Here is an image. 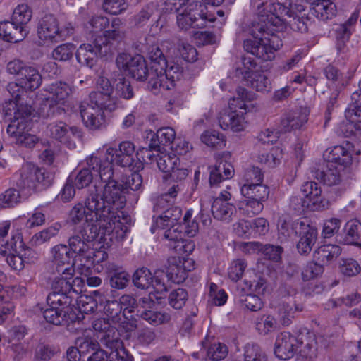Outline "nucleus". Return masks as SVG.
Instances as JSON below:
<instances>
[{
  "instance_id": "de8ad7c7",
  "label": "nucleus",
  "mask_w": 361,
  "mask_h": 361,
  "mask_svg": "<svg viewBox=\"0 0 361 361\" xmlns=\"http://www.w3.org/2000/svg\"><path fill=\"white\" fill-rule=\"evenodd\" d=\"M122 25V21L119 18H114L111 22V28L106 30L103 36L99 35L96 37H104L106 39L108 44H109V40L121 42L125 37V32Z\"/></svg>"
},
{
  "instance_id": "9b49d317",
  "label": "nucleus",
  "mask_w": 361,
  "mask_h": 361,
  "mask_svg": "<svg viewBox=\"0 0 361 361\" xmlns=\"http://www.w3.org/2000/svg\"><path fill=\"white\" fill-rule=\"evenodd\" d=\"M111 52V46L106 43V39L95 37L92 44H81L75 52V56L79 63L92 68L99 57L106 56Z\"/></svg>"
},
{
  "instance_id": "1a4fd4ad",
  "label": "nucleus",
  "mask_w": 361,
  "mask_h": 361,
  "mask_svg": "<svg viewBox=\"0 0 361 361\" xmlns=\"http://www.w3.org/2000/svg\"><path fill=\"white\" fill-rule=\"evenodd\" d=\"M281 47V39L274 34H271L270 37H259L257 40L245 39L243 42L245 51L264 61L273 60L275 58V51Z\"/></svg>"
},
{
  "instance_id": "680f3d73",
  "label": "nucleus",
  "mask_w": 361,
  "mask_h": 361,
  "mask_svg": "<svg viewBox=\"0 0 361 361\" xmlns=\"http://www.w3.org/2000/svg\"><path fill=\"white\" fill-rule=\"evenodd\" d=\"M238 302L243 308L253 312H257L263 307L261 298L255 294L241 295L238 299Z\"/></svg>"
},
{
  "instance_id": "79ce46f5",
  "label": "nucleus",
  "mask_w": 361,
  "mask_h": 361,
  "mask_svg": "<svg viewBox=\"0 0 361 361\" xmlns=\"http://www.w3.org/2000/svg\"><path fill=\"white\" fill-rule=\"evenodd\" d=\"M49 98L53 99L61 104L68 98L71 92L69 85L65 82H56L51 84L47 88Z\"/></svg>"
},
{
  "instance_id": "7c9ffc66",
  "label": "nucleus",
  "mask_w": 361,
  "mask_h": 361,
  "mask_svg": "<svg viewBox=\"0 0 361 361\" xmlns=\"http://www.w3.org/2000/svg\"><path fill=\"white\" fill-rule=\"evenodd\" d=\"M106 272L111 288L121 290L128 284L129 274L121 267L110 263L106 267Z\"/></svg>"
},
{
  "instance_id": "6e6d98bb",
  "label": "nucleus",
  "mask_w": 361,
  "mask_h": 361,
  "mask_svg": "<svg viewBox=\"0 0 361 361\" xmlns=\"http://www.w3.org/2000/svg\"><path fill=\"white\" fill-rule=\"evenodd\" d=\"M158 159H156L157 167L164 173H170L177 164L178 158L175 154L167 153L157 154Z\"/></svg>"
},
{
  "instance_id": "13d9d810",
  "label": "nucleus",
  "mask_w": 361,
  "mask_h": 361,
  "mask_svg": "<svg viewBox=\"0 0 361 361\" xmlns=\"http://www.w3.org/2000/svg\"><path fill=\"white\" fill-rule=\"evenodd\" d=\"M75 47L73 43H65L57 46L52 51V57L60 61H66L72 59Z\"/></svg>"
},
{
  "instance_id": "603ef678",
  "label": "nucleus",
  "mask_w": 361,
  "mask_h": 361,
  "mask_svg": "<svg viewBox=\"0 0 361 361\" xmlns=\"http://www.w3.org/2000/svg\"><path fill=\"white\" fill-rule=\"evenodd\" d=\"M188 300V291L184 288L173 290L168 296L169 305L175 310H180Z\"/></svg>"
},
{
  "instance_id": "338daca9",
  "label": "nucleus",
  "mask_w": 361,
  "mask_h": 361,
  "mask_svg": "<svg viewBox=\"0 0 361 361\" xmlns=\"http://www.w3.org/2000/svg\"><path fill=\"white\" fill-rule=\"evenodd\" d=\"M263 202L245 198L240 202V210H243L244 213L249 216H252L259 214L264 208Z\"/></svg>"
},
{
  "instance_id": "393cba45",
  "label": "nucleus",
  "mask_w": 361,
  "mask_h": 361,
  "mask_svg": "<svg viewBox=\"0 0 361 361\" xmlns=\"http://www.w3.org/2000/svg\"><path fill=\"white\" fill-rule=\"evenodd\" d=\"M28 34L25 26L11 21L0 23V37L8 42L17 43L23 40Z\"/></svg>"
},
{
  "instance_id": "2eb2a0df",
  "label": "nucleus",
  "mask_w": 361,
  "mask_h": 361,
  "mask_svg": "<svg viewBox=\"0 0 361 361\" xmlns=\"http://www.w3.org/2000/svg\"><path fill=\"white\" fill-rule=\"evenodd\" d=\"M202 5L200 2H190L187 4L185 8L179 13L177 16V24L182 30H188L191 27L199 28L203 26V23L199 24L197 21L198 17L203 19H207L209 21L213 22L214 18H207L204 14H202Z\"/></svg>"
},
{
  "instance_id": "c9c22d12",
  "label": "nucleus",
  "mask_w": 361,
  "mask_h": 361,
  "mask_svg": "<svg viewBox=\"0 0 361 361\" xmlns=\"http://www.w3.org/2000/svg\"><path fill=\"white\" fill-rule=\"evenodd\" d=\"M276 4H273L271 10L275 15L285 20L286 15L290 11L304 10L305 0H276Z\"/></svg>"
},
{
  "instance_id": "2f4dec72",
  "label": "nucleus",
  "mask_w": 361,
  "mask_h": 361,
  "mask_svg": "<svg viewBox=\"0 0 361 361\" xmlns=\"http://www.w3.org/2000/svg\"><path fill=\"white\" fill-rule=\"evenodd\" d=\"M182 216V210L180 207H172L164 210L161 215L154 219L152 232L156 228H166L169 226L178 224L176 222Z\"/></svg>"
},
{
  "instance_id": "4468645a",
  "label": "nucleus",
  "mask_w": 361,
  "mask_h": 361,
  "mask_svg": "<svg viewBox=\"0 0 361 361\" xmlns=\"http://www.w3.org/2000/svg\"><path fill=\"white\" fill-rule=\"evenodd\" d=\"M50 136L56 140L66 145L69 149L76 147L75 140H80L82 137V131L75 126H68L63 121H55L47 126Z\"/></svg>"
},
{
  "instance_id": "7ed1b4c3",
  "label": "nucleus",
  "mask_w": 361,
  "mask_h": 361,
  "mask_svg": "<svg viewBox=\"0 0 361 361\" xmlns=\"http://www.w3.org/2000/svg\"><path fill=\"white\" fill-rule=\"evenodd\" d=\"M54 175L32 163H26L20 170L17 185L21 189L42 191L53 183Z\"/></svg>"
},
{
  "instance_id": "a19ab883",
  "label": "nucleus",
  "mask_w": 361,
  "mask_h": 361,
  "mask_svg": "<svg viewBox=\"0 0 361 361\" xmlns=\"http://www.w3.org/2000/svg\"><path fill=\"white\" fill-rule=\"evenodd\" d=\"M147 56L151 61L152 75H157V71H161V68L166 66V59L164 55L163 50L157 44H152L148 49Z\"/></svg>"
},
{
  "instance_id": "c756f323",
  "label": "nucleus",
  "mask_w": 361,
  "mask_h": 361,
  "mask_svg": "<svg viewBox=\"0 0 361 361\" xmlns=\"http://www.w3.org/2000/svg\"><path fill=\"white\" fill-rule=\"evenodd\" d=\"M341 168L334 165L332 163H326L322 169H317L314 173V177L329 186L335 185L341 182L340 171Z\"/></svg>"
},
{
  "instance_id": "f8f14e48",
  "label": "nucleus",
  "mask_w": 361,
  "mask_h": 361,
  "mask_svg": "<svg viewBox=\"0 0 361 361\" xmlns=\"http://www.w3.org/2000/svg\"><path fill=\"white\" fill-rule=\"evenodd\" d=\"M89 195L87 194L84 204L78 203L73 207L69 212L68 219L75 224H80L77 227H87V224L97 226L95 222L106 219L102 211L99 207L91 208L88 203Z\"/></svg>"
},
{
  "instance_id": "a878e982",
  "label": "nucleus",
  "mask_w": 361,
  "mask_h": 361,
  "mask_svg": "<svg viewBox=\"0 0 361 361\" xmlns=\"http://www.w3.org/2000/svg\"><path fill=\"white\" fill-rule=\"evenodd\" d=\"M112 161L108 159H101L100 157L92 154L86 159L85 169H90L93 176L99 175L101 180H106V177L110 178L111 176H114Z\"/></svg>"
},
{
  "instance_id": "c85d7f7f",
  "label": "nucleus",
  "mask_w": 361,
  "mask_h": 361,
  "mask_svg": "<svg viewBox=\"0 0 361 361\" xmlns=\"http://www.w3.org/2000/svg\"><path fill=\"white\" fill-rule=\"evenodd\" d=\"M337 240L346 245L361 246V223L356 219L348 221Z\"/></svg>"
},
{
  "instance_id": "4d7b16f0",
  "label": "nucleus",
  "mask_w": 361,
  "mask_h": 361,
  "mask_svg": "<svg viewBox=\"0 0 361 361\" xmlns=\"http://www.w3.org/2000/svg\"><path fill=\"white\" fill-rule=\"evenodd\" d=\"M32 16L31 8L27 4H20L14 9L12 20L16 23L25 26L30 21Z\"/></svg>"
},
{
  "instance_id": "9d476101",
  "label": "nucleus",
  "mask_w": 361,
  "mask_h": 361,
  "mask_svg": "<svg viewBox=\"0 0 361 361\" xmlns=\"http://www.w3.org/2000/svg\"><path fill=\"white\" fill-rule=\"evenodd\" d=\"M257 17L249 25L248 32L255 40L259 37H270L274 31L284 30L285 20L270 11L269 13H257Z\"/></svg>"
},
{
  "instance_id": "e2e57ef3",
  "label": "nucleus",
  "mask_w": 361,
  "mask_h": 361,
  "mask_svg": "<svg viewBox=\"0 0 361 361\" xmlns=\"http://www.w3.org/2000/svg\"><path fill=\"white\" fill-rule=\"evenodd\" d=\"M121 305L116 300H108L104 307V314L109 317L114 324L120 322L121 317H124L123 314H121Z\"/></svg>"
},
{
  "instance_id": "c03bdc74",
  "label": "nucleus",
  "mask_w": 361,
  "mask_h": 361,
  "mask_svg": "<svg viewBox=\"0 0 361 361\" xmlns=\"http://www.w3.org/2000/svg\"><path fill=\"white\" fill-rule=\"evenodd\" d=\"M39 111L42 117L51 118L64 113V109L61 104L47 97L41 103Z\"/></svg>"
},
{
  "instance_id": "412c9836",
  "label": "nucleus",
  "mask_w": 361,
  "mask_h": 361,
  "mask_svg": "<svg viewBox=\"0 0 361 361\" xmlns=\"http://www.w3.org/2000/svg\"><path fill=\"white\" fill-rule=\"evenodd\" d=\"M290 11L285 16L284 29L288 25L291 30L295 32L305 33L308 31L309 26L312 23V18L306 13V6L304 10Z\"/></svg>"
},
{
  "instance_id": "6e6552de",
  "label": "nucleus",
  "mask_w": 361,
  "mask_h": 361,
  "mask_svg": "<svg viewBox=\"0 0 361 361\" xmlns=\"http://www.w3.org/2000/svg\"><path fill=\"white\" fill-rule=\"evenodd\" d=\"M130 220V216L124 215L123 212L116 211L111 213L109 218L102 219L104 223L98 226V231L101 235L100 239L110 241L123 240L128 231L126 224ZM102 222V221H100Z\"/></svg>"
},
{
  "instance_id": "864d4df0",
  "label": "nucleus",
  "mask_w": 361,
  "mask_h": 361,
  "mask_svg": "<svg viewBox=\"0 0 361 361\" xmlns=\"http://www.w3.org/2000/svg\"><path fill=\"white\" fill-rule=\"evenodd\" d=\"M154 152L159 154L160 152V146L157 143L156 140L152 138L148 147H142L137 152V156L139 159H142L143 162L149 164L156 161L158 159L157 154L156 155Z\"/></svg>"
},
{
  "instance_id": "f3484780",
  "label": "nucleus",
  "mask_w": 361,
  "mask_h": 361,
  "mask_svg": "<svg viewBox=\"0 0 361 361\" xmlns=\"http://www.w3.org/2000/svg\"><path fill=\"white\" fill-rule=\"evenodd\" d=\"M53 262L59 274L73 275L74 264L70 249L65 245L59 244L51 249Z\"/></svg>"
},
{
  "instance_id": "0eeeda50",
  "label": "nucleus",
  "mask_w": 361,
  "mask_h": 361,
  "mask_svg": "<svg viewBox=\"0 0 361 361\" xmlns=\"http://www.w3.org/2000/svg\"><path fill=\"white\" fill-rule=\"evenodd\" d=\"M99 235L98 226L75 227L74 234L68 239V248L78 257L90 259L93 253L91 242Z\"/></svg>"
},
{
  "instance_id": "052dcab7",
  "label": "nucleus",
  "mask_w": 361,
  "mask_h": 361,
  "mask_svg": "<svg viewBox=\"0 0 361 361\" xmlns=\"http://www.w3.org/2000/svg\"><path fill=\"white\" fill-rule=\"evenodd\" d=\"M302 308L299 307L298 305H293L283 303L279 310L280 322L283 326H289L293 321V319L295 317V313L296 311H302Z\"/></svg>"
},
{
  "instance_id": "5701e85b",
  "label": "nucleus",
  "mask_w": 361,
  "mask_h": 361,
  "mask_svg": "<svg viewBox=\"0 0 361 361\" xmlns=\"http://www.w3.org/2000/svg\"><path fill=\"white\" fill-rule=\"evenodd\" d=\"M310 5V12L317 19L327 21L336 15V6L330 0H305Z\"/></svg>"
},
{
  "instance_id": "37998d69",
  "label": "nucleus",
  "mask_w": 361,
  "mask_h": 361,
  "mask_svg": "<svg viewBox=\"0 0 361 361\" xmlns=\"http://www.w3.org/2000/svg\"><path fill=\"white\" fill-rule=\"evenodd\" d=\"M71 293L51 292L47 298L48 305L54 308H60L68 311L69 306L72 303Z\"/></svg>"
},
{
  "instance_id": "aec40b11",
  "label": "nucleus",
  "mask_w": 361,
  "mask_h": 361,
  "mask_svg": "<svg viewBox=\"0 0 361 361\" xmlns=\"http://www.w3.org/2000/svg\"><path fill=\"white\" fill-rule=\"evenodd\" d=\"M106 154L111 156L114 161L122 167H130L134 161L135 146L129 141L120 143L118 149L109 147L106 149Z\"/></svg>"
},
{
  "instance_id": "49530a36",
  "label": "nucleus",
  "mask_w": 361,
  "mask_h": 361,
  "mask_svg": "<svg viewBox=\"0 0 361 361\" xmlns=\"http://www.w3.org/2000/svg\"><path fill=\"white\" fill-rule=\"evenodd\" d=\"M133 283L137 288L148 289L152 283V274L150 270L146 267L137 269L133 275Z\"/></svg>"
},
{
  "instance_id": "f257e3e1",
  "label": "nucleus",
  "mask_w": 361,
  "mask_h": 361,
  "mask_svg": "<svg viewBox=\"0 0 361 361\" xmlns=\"http://www.w3.org/2000/svg\"><path fill=\"white\" fill-rule=\"evenodd\" d=\"M101 180L104 183L103 185L95 184L88 189V203L91 208L96 209L98 207L106 219H108L111 212L124 207L126 202V193L122 184L116 180L114 176Z\"/></svg>"
},
{
  "instance_id": "5fc2aeb1",
  "label": "nucleus",
  "mask_w": 361,
  "mask_h": 361,
  "mask_svg": "<svg viewBox=\"0 0 361 361\" xmlns=\"http://www.w3.org/2000/svg\"><path fill=\"white\" fill-rule=\"evenodd\" d=\"M283 157V150L279 147L271 149L268 153H262L258 156L259 162L267 165L270 168L276 166Z\"/></svg>"
},
{
  "instance_id": "f704fd0d",
  "label": "nucleus",
  "mask_w": 361,
  "mask_h": 361,
  "mask_svg": "<svg viewBox=\"0 0 361 361\" xmlns=\"http://www.w3.org/2000/svg\"><path fill=\"white\" fill-rule=\"evenodd\" d=\"M62 226L59 222L54 223L39 232L36 233L30 240L31 246L37 247L44 243L50 242L56 238L61 231Z\"/></svg>"
},
{
  "instance_id": "6ab92c4d",
  "label": "nucleus",
  "mask_w": 361,
  "mask_h": 361,
  "mask_svg": "<svg viewBox=\"0 0 361 361\" xmlns=\"http://www.w3.org/2000/svg\"><path fill=\"white\" fill-rule=\"evenodd\" d=\"M307 116L308 111L303 109L286 112L281 119L280 131L286 133L300 129L307 122Z\"/></svg>"
},
{
  "instance_id": "20e7f679",
  "label": "nucleus",
  "mask_w": 361,
  "mask_h": 361,
  "mask_svg": "<svg viewBox=\"0 0 361 361\" xmlns=\"http://www.w3.org/2000/svg\"><path fill=\"white\" fill-rule=\"evenodd\" d=\"M116 62L120 69L128 71L137 81L147 80V88L152 92L151 82H156L157 75L151 77L152 66L149 69L142 56L137 54L133 56L129 54L121 53L118 55Z\"/></svg>"
},
{
  "instance_id": "0e129e2a",
  "label": "nucleus",
  "mask_w": 361,
  "mask_h": 361,
  "mask_svg": "<svg viewBox=\"0 0 361 361\" xmlns=\"http://www.w3.org/2000/svg\"><path fill=\"white\" fill-rule=\"evenodd\" d=\"M336 48L338 51H343L346 43L349 41L352 35V29L347 27L346 25L340 24L335 29Z\"/></svg>"
},
{
  "instance_id": "4be33fe9",
  "label": "nucleus",
  "mask_w": 361,
  "mask_h": 361,
  "mask_svg": "<svg viewBox=\"0 0 361 361\" xmlns=\"http://www.w3.org/2000/svg\"><path fill=\"white\" fill-rule=\"evenodd\" d=\"M82 121L91 130H97L104 123L103 111L90 106L87 102H81L79 106Z\"/></svg>"
},
{
  "instance_id": "cd10ccee",
  "label": "nucleus",
  "mask_w": 361,
  "mask_h": 361,
  "mask_svg": "<svg viewBox=\"0 0 361 361\" xmlns=\"http://www.w3.org/2000/svg\"><path fill=\"white\" fill-rule=\"evenodd\" d=\"M90 105L102 111H114L118 106V99L112 94L92 92L89 95Z\"/></svg>"
},
{
  "instance_id": "b1692460",
  "label": "nucleus",
  "mask_w": 361,
  "mask_h": 361,
  "mask_svg": "<svg viewBox=\"0 0 361 361\" xmlns=\"http://www.w3.org/2000/svg\"><path fill=\"white\" fill-rule=\"evenodd\" d=\"M317 341L311 333L300 334V341L297 346L298 354L297 361H312L317 356Z\"/></svg>"
},
{
  "instance_id": "e433bc0d",
  "label": "nucleus",
  "mask_w": 361,
  "mask_h": 361,
  "mask_svg": "<svg viewBox=\"0 0 361 361\" xmlns=\"http://www.w3.org/2000/svg\"><path fill=\"white\" fill-rule=\"evenodd\" d=\"M241 193L245 198H250L264 202L269 197V188L262 183L244 184L241 187Z\"/></svg>"
},
{
  "instance_id": "473e14b6",
  "label": "nucleus",
  "mask_w": 361,
  "mask_h": 361,
  "mask_svg": "<svg viewBox=\"0 0 361 361\" xmlns=\"http://www.w3.org/2000/svg\"><path fill=\"white\" fill-rule=\"evenodd\" d=\"M244 248L249 252H262L268 259L278 261L281 258L283 248L273 245H263L258 242H249L245 244Z\"/></svg>"
},
{
  "instance_id": "ddd939ff",
  "label": "nucleus",
  "mask_w": 361,
  "mask_h": 361,
  "mask_svg": "<svg viewBox=\"0 0 361 361\" xmlns=\"http://www.w3.org/2000/svg\"><path fill=\"white\" fill-rule=\"evenodd\" d=\"M161 71H157L156 82H151L152 92L159 94L161 90H168L174 87L175 82L179 80L183 74L182 68L177 63L166 61V66L161 67Z\"/></svg>"
},
{
  "instance_id": "69168bd1",
  "label": "nucleus",
  "mask_w": 361,
  "mask_h": 361,
  "mask_svg": "<svg viewBox=\"0 0 361 361\" xmlns=\"http://www.w3.org/2000/svg\"><path fill=\"white\" fill-rule=\"evenodd\" d=\"M201 140L209 147H221L224 145V137L216 130H206L201 135Z\"/></svg>"
},
{
  "instance_id": "72a5a7b5",
  "label": "nucleus",
  "mask_w": 361,
  "mask_h": 361,
  "mask_svg": "<svg viewBox=\"0 0 361 361\" xmlns=\"http://www.w3.org/2000/svg\"><path fill=\"white\" fill-rule=\"evenodd\" d=\"M213 216L221 221L229 222L235 213V207L225 200L215 199L212 204Z\"/></svg>"
},
{
  "instance_id": "ea45409f",
  "label": "nucleus",
  "mask_w": 361,
  "mask_h": 361,
  "mask_svg": "<svg viewBox=\"0 0 361 361\" xmlns=\"http://www.w3.org/2000/svg\"><path fill=\"white\" fill-rule=\"evenodd\" d=\"M341 248L338 245L328 244L319 247L314 253V258L320 264H327L341 254Z\"/></svg>"
},
{
  "instance_id": "423d86ee",
  "label": "nucleus",
  "mask_w": 361,
  "mask_h": 361,
  "mask_svg": "<svg viewBox=\"0 0 361 361\" xmlns=\"http://www.w3.org/2000/svg\"><path fill=\"white\" fill-rule=\"evenodd\" d=\"M6 71L17 77L20 84L29 91L32 92L42 85V77L39 70L20 59L10 61L6 65Z\"/></svg>"
},
{
  "instance_id": "bf43d9fd",
  "label": "nucleus",
  "mask_w": 361,
  "mask_h": 361,
  "mask_svg": "<svg viewBox=\"0 0 361 361\" xmlns=\"http://www.w3.org/2000/svg\"><path fill=\"white\" fill-rule=\"evenodd\" d=\"M98 338L102 345L109 349L121 347L122 341L119 338L114 327H112L101 336H98Z\"/></svg>"
},
{
  "instance_id": "a211bd4d",
  "label": "nucleus",
  "mask_w": 361,
  "mask_h": 361,
  "mask_svg": "<svg viewBox=\"0 0 361 361\" xmlns=\"http://www.w3.org/2000/svg\"><path fill=\"white\" fill-rule=\"evenodd\" d=\"M300 341V335L295 337L288 332L281 333L275 343L274 353L281 360H288L293 357Z\"/></svg>"
},
{
  "instance_id": "58836bf2",
  "label": "nucleus",
  "mask_w": 361,
  "mask_h": 361,
  "mask_svg": "<svg viewBox=\"0 0 361 361\" xmlns=\"http://www.w3.org/2000/svg\"><path fill=\"white\" fill-rule=\"evenodd\" d=\"M137 316L153 326L169 323L171 319V316L168 312L151 310H138Z\"/></svg>"
},
{
  "instance_id": "dca6fc26",
  "label": "nucleus",
  "mask_w": 361,
  "mask_h": 361,
  "mask_svg": "<svg viewBox=\"0 0 361 361\" xmlns=\"http://www.w3.org/2000/svg\"><path fill=\"white\" fill-rule=\"evenodd\" d=\"M295 235L299 234L300 240L297 249L301 255H307L314 245L317 232V230L304 221H297L295 226Z\"/></svg>"
},
{
  "instance_id": "09e8293b",
  "label": "nucleus",
  "mask_w": 361,
  "mask_h": 361,
  "mask_svg": "<svg viewBox=\"0 0 361 361\" xmlns=\"http://www.w3.org/2000/svg\"><path fill=\"white\" fill-rule=\"evenodd\" d=\"M42 313L45 320L50 324L62 325L68 322L66 319L67 310L50 307L44 310Z\"/></svg>"
},
{
  "instance_id": "a18cd8bd",
  "label": "nucleus",
  "mask_w": 361,
  "mask_h": 361,
  "mask_svg": "<svg viewBox=\"0 0 361 361\" xmlns=\"http://www.w3.org/2000/svg\"><path fill=\"white\" fill-rule=\"evenodd\" d=\"M28 126L29 124L24 120L13 118L11 123L7 126L6 132L9 137L16 144L23 135L28 131Z\"/></svg>"
},
{
  "instance_id": "8fccbe9b",
  "label": "nucleus",
  "mask_w": 361,
  "mask_h": 361,
  "mask_svg": "<svg viewBox=\"0 0 361 361\" xmlns=\"http://www.w3.org/2000/svg\"><path fill=\"white\" fill-rule=\"evenodd\" d=\"M157 335L152 328L145 326L138 329L134 335L133 340L136 345L147 347L156 339Z\"/></svg>"
},
{
  "instance_id": "774afa93",
  "label": "nucleus",
  "mask_w": 361,
  "mask_h": 361,
  "mask_svg": "<svg viewBox=\"0 0 361 361\" xmlns=\"http://www.w3.org/2000/svg\"><path fill=\"white\" fill-rule=\"evenodd\" d=\"M360 89L351 95V102L345 110V118H353V115L361 114V81L359 83Z\"/></svg>"
},
{
  "instance_id": "3c124183",
  "label": "nucleus",
  "mask_w": 361,
  "mask_h": 361,
  "mask_svg": "<svg viewBox=\"0 0 361 361\" xmlns=\"http://www.w3.org/2000/svg\"><path fill=\"white\" fill-rule=\"evenodd\" d=\"M244 361H267V357L262 348L256 343H247L244 347Z\"/></svg>"
},
{
  "instance_id": "4c0bfd02",
  "label": "nucleus",
  "mask_w": 361,
  "mask_h": 361,
  "mask_svg": "<svg viewBox=\"0 0 361 361\" xmlns=\"http://www.w3.org/2000/svg\"><path fill=\"white\" fill-rule=\"evenodd\" d=\"M326 163H332L341 168L349 165L352 161L350 153L343 146H335L326 157Z\"/></svg>"
},
{
  "instance_id": "39448f33",
  "label": "nucleus",
  "mask_w": 361,
  "mask_h": 361,
  "mask_svg": "<svg viewBox=\"0 0 361 361\" xmlns=\"http://www.w3.org/2000/svg\"><path fill=\"white\" fill-rule=\"evenodd\" d=\"M74 27L71 23L61 25L59 20L52 14L42 17L37 26V35L45 42H58L65 40L73 34Z\"/></svg>"
},
{
  "instance_id": "f03ea898",
  "label": "nucleus",
  "mask_w": 361,
  "mask_h": 361,
  "mask_svg": "<svg viewBox=\"0 0 361 361\" xmlns=\"http://www.w3.org/2000/svg\"><path fill=\"white\" fill-rule=\"evenodd\" d=\"M255 99V94L244 87L236 90V96L229 102V110L220 113L219 123L224 130L231 128L234 132L243 130L245 127L244 114L249 111L253 105L248 104Z\"/></svg>"
},
{
  "instance_id": "bb28decb",
  "label": "nucleus",
  "mask_w": 361,
  "mask_h": 361,
  "mask_svg": "<svg viewBox=\"0 0 361 361\" xmlns=\"http://www.w3.org/2000/svg\"><path fill=\"white\" fill-rule=\"evenodd\" d=\"M235 75H242L243 79L250 82L251 87L257 91L267 92L271 88L269 80L262 72L243 71L240 68H235Z\"/></svg>"
}]
</instances>
